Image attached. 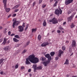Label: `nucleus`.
Here are the masks:
<instances>
[{
  "label": "nucleus",
  "mask_w": 77,
  "mask_h": 77,
  "mask_svg": "<svg viewBox=\"0 0 77 77\" xmlns=\"http://www.w3.org/2000/svg\"><path fill=\"white\" fill-rule=\"evenodd\" d=\"M29 60L33 63H36L39 62V59L38 58L35 57L34 54H32L29 56L28 58Z\"/></svg>",
  "instance_id": "obj_1"
},
{
  "label": "nucleus",
  "mask_w": 77,
  "mask_h": 77,
  "mask_svg": "<svg viewBox=\"0 0 77 77\" xmlns=\"http://www.w3.org/2000/svg\"><path fill=\"white\" fill-rule=\"evenodd\" d=\"M62 10L61 9H60V10L59 9H56L55 11V15H59V14H62Z\"/></svg>",
  "instance_id": "obj_2"
},
{
  "label": "nucleus",
  "mask_w": 77,
  "mask_h": 77,
  "mask_svg": "<svg viewBox=\"0 0 77 77\" xmlns=\"http://www.w3.org/2000/svg\"><path fill=\"white\" fill-rule=\"evenodd\" d=\"M49 22L50 23L52 22L53 24H57V23H58V21H57V19L54 18H53V19L51 20H49Z\"/></svg>",
  "instance_id": "obj_3"
},
{
  "label": "nucleus",
  "mask_w": 77,
  "mask_h": 77,
  "mask_svg": "<svg viewBox=\"0 0 77 77\" xmlns=\"http://www.w3.org/2000/svg\"><path fill=\"white\" fill-rule=\"evenodd\" d=\"M20 23V21L15 20L13 23L12 25V26L13 28H15V26H17V25H18Z\"/></svg>",
  "instance_id": "obj_4"
},
{
  "label": "nucleus",
  "mask_w": 77,
  "mask_h": 77,
  "mask_svg": "<svg viewBox=\"0 0 77 77\" xmlns=\"http://www.w3.org/2000/svg\"><path fill=\"white\" fill-rule=\"evenodd\" d=\"M73 0H66L65 2V5H68L69 4H71Z\"/></svg>",
  "instance_id": "obj_5"
},
{
  "label": "nucleus",
  "mask_w": 77,
  "mask_h": 77,
  "mask_svg": "<svg viewBox=\"0 0 77 77\" xmlns=\"http://www.w3.org/2000/svg\"><path fill=\"white\" fill-rule=\"evenodd\" d=\"M75 14V13H73L70 17L68 18V21H71L72 18H73Z\"/></svg>",
  "instance_id": "obj_6"
},
{
  "label": "nucleus",
  "mask_w": 77,
  "mask_h": 77,
  "mask_svg": "<svg viewBox=\"0 0 77 77\" xmlns=\"http://www.w3.org/2000/svg\"><path fill=\"white\" fill-rule=\"evenodd\" d=\"M18 29L19 32H22L24 30V27H23L22 26H19Z\"/></svg>",
  "instance_id": "obj_7"
},
{
  "label": "nucleus",
  "mask_w": 77,
  "mask_h": 77,
  "mask_svg": "<svg viewBox=\"0 0 77 77\" xmlns=\"http://www.w3.org/2000/svg\"><path fill=\"white\" fill-rule=\"evenodd\" d=\"M49 45V43L48 42H45L41 45V47H46L47 45Z\"/></svg>",
  "instance_id": "obj_8"
},
{
  "label": "nucleus",
  "mask_w": 77,
  "mask_h": 77,
  "mask_svg": "<svg viewBox=\"0 0 77 77\" xmlns=\"http://www.w3.org/2000/svg\"><path fill=\"white\" fill-rule=\"evenodd\" d=\"M51 60H47V61H44L43 62V64L45 66H47L48 64H49L51 61Z\"/></svg>",
  "instance_id": "obj_9"
},
{
  "label": "nucleus",
  "mask_w": 77,
  "mask_h": 77,
  "mask_svg": "<svg viewBox=\"0 0 77 77\" xmlns=\"http://www.w3.org/2000/svg\"><path fill=\"white\" fill-rule=\"evenodd\" d=\"M45 57L48 58V60H51V57L50 56V55L49 54H46L45 56Z\"/></svg>",
  "instance_id": "obj_10"
},
{
  "label": "nucleus",
  "mask_w": 77,
  "mask_h": 77,
  "mask_svg": "<svg viewBox=\"0 0 77 77\" xmlns=\"http://www.w3.org/2000/svg\"><path fill=\"white\" fill-rule=\"evenodd\" d=\"M72 47H76V42H75V40H72Z\"/></svg>",
  "instance_id": "obj_11"
},
{
  "label": "nucleus",
  "mask_w": 77,
  "mask_h": 77,
  "mask_svg": "<svg viewBox=\"0 0 77 77\" xmlns=\"http://www.w3.org/2000/svg\"><path fill=\"white\" fill-rule=\"evenodd\" d=\"M63 53V51H62L61 50H59V53L58 54V56L59 57H60L61 56V54H62V53Z\"/></svg>",
  "instance_id": "obj_12"
},
{
  "label": "nucleus",
  "mask_w": 77,
  "mask_h": 77,
  "mask_svg": "<svg viewBox=\"0 0 77 77\" xmlns=\"http://www.w3.org/2000/svg\"><path fill=\"white\" fill-rule=\"evenodd\" d=\"M3 2L4 5V8H6L7 6V0H3Z\"/></svg>",
  "instance_id": "obj_13"
},
{
  "label": "nucleus",
  "mask_w": 77,
  "mask_h": 77,
  "mask_svg": "<svg viewBox=\"0 0 77 77\" xmlns=\"http://www.w3.org/2000/svg\"><path fill=\"white\" fill-rule=\"evenodd\" d=\"M36 64H33V68L34 69V71L35 72H36Z\"/></svg>",
  "instance_id": "obj_14"
},
{
  "label": "nucleus",
  "mask_w": 77,
  "mask_h": 77,
  "mask_svg": "<svg viewBox=\"0 0 77 77\" xmlns=\"http://www.w3.org/2000/svg\"><path fill=\"white\" fill-rule=\"evenodd\" d=\"M26 65H29L30 64V62L29 61V59H28V58H26Z\"/></svg>",
  "instance_id": "obj_15"
},
{
  "label": "nucleus",
  "mask_w": 77,
  "mask_h": 77,
  "mask_svg": "<svg viewBox=\"0 0 77 77\" xmlns=\"http://www.w3.org/2000/svg\"><path fill=\"white\" fill-rule=\"evenodd\" d=\"M4 50L5 51H8L9 50V46H7L4 48Z\"/></svg>",
  "instance_id": "obj_16"
},
{
  "label": "nucleus",
  "mask_w": 77,
  "mask_h": 77,
  "mask_svg": "<svg viewBox=\"0 0 77 77\" xmlns=\"http://www.w3.org/2000/svg\"><path fill=\"white\" fill-rule=\"evenodd\" d=\"M41 59L42 61H45V60H46L47 59V58H46L43 57H42L40 58V59Z\"/></svg>",
  "instance_id": "obj_17"
},
{
  "label": "nucleus",
  "mask_w": 77,
  "mask_h": 77,
  "mask_svg": "<svg viewBox=\"0 0 77 77\" xmlns=\"http://www.w3.org/2000/svg\"><path fill=\"white\" fill-rule=\"evenodd\" d=\"M66 64L67 65L69 64V60H68V59H66V60L64 64L66 65Z\"/></svg>",
  "instance_id": "obj_18"
},
{
  "label": "nucleus",
  "mask_w": 77,
  "mask_h": 77,
  "mask_svg": "<svg viewBox=\"0 0 77 77\" xmlns=\"http://www.w3.org/2000/svg\"><path fill=\"white\" fill-rule=\"evenodd\" d=\"M20 6V4H18L16 5L15 6H14V7H13L12 8V9H15V8H16V9H17V8H18V7H19V6Z\"/></svg>",
  "instance_id": "obj_19"
},
{
  "label": "nucleus",
  "mask_w": 77,
  "mask_h": 77,
  "mask_svg": "<svg viewBox=\"0 0 77 77\" xmlns=\"http://www.w3.org/2000/svg\"><path fill=\"white\" fill-rule=\"evenodd\" d=\"M5 8V9L6 11L7 12H9V11H10L11 10V9L9 8H6H6L4 7Z\"/></svg>",
  "instance_id": "obj_20"
},
{
  "label": "nucleus",
  "mask_w": 77,
  "mask_h": 77,
  "mask_svg": "<svg viewBox=\"0 0 77 77\" xmlns=\"http://www.w3.org/2000/svg\"><path fill=\"white\" fill-rule=\"evenodd\" d=\"M13 40L14 41V42H17L19 41V40L15 38H13Z\"/></svg>",
  "instance_id": "obj_21"
},
{
  "label": "nucleus",
  "mask_w": 77,
  "mask_h": 77,
  "mask_svg": "<svg viewBox=\"0 0 77 77\" xmlns=\"http://www.w3.org/2000/svg\"><path fill=\"white\" fill-rule=\"evenodd\" d=\"M42 66H39L38 67H36V70H39V69H42Z\"/></svg>",
  "instance_id": "obj_22"
},
{
  "label": "nucleus",
  "mask_w": 77,
  "mask_h": 77,
  "mask_svg": "<svg viewBox=\"0 0 77 77\" xmlns=\"http://www.w3.org/2000/svg\"><path fill=\"white\" fill-rule=\"evenodd\" d=\"M57 3H58V1H56L53 5L54 7H55V6H57Z\"/></svg>",
  "instance_id": "obj_23"
},
{
  "label": "nucleus",
  "mask_w": 77,
  "mask_h": 77,
  "mask_svg": "<svg viewBox=\"0 0 77 77\" xmlns=\"http://www.w3.org/2000/svg\"><path fill=\"white\" fill-rule=\"evenodd\" d=\"M54 54H55L54 52H52L50 53V55L51 56H53L54 55Z\"/></svg>",
  "instance_id": "obj_24"
},
{
  "label": "nucleus",
  "mask_w": 77,
  "mask_h": 77,
  "mask_svg": "<svg viewBox=\"0 0 77 77\" xmlns=\"http://www.w3.org/2000/svg\"><path fill=\"white\" fill-rule=\"evenodd\" d=\"M36 30H37V28H35V29H32V33H33V32H35V31H36Z\"/></svg>",
  "instance_id": "obj_25"
},
{
  "label": "nucleus",
  "mask_w": 77,
  "mask_h": 77,
  "mask_svg": "<svg viewBox=\"0 0 77 77\" xmlns=\"http://www.w3.org/2000/svg\"><path fill=\"white\" fill-rule=\"evenodd\" d=\"M43 26H45L46 25H47V23H46V21H45V20H44L43 21Z\"/></svg>",
  "instance_id": "obj_26"
},
{
  "label": "nucleus",
  "mask_w": 77,
  "mask_h": 77,
  "mask_svg": "<svg viewBox=\"0 0 77 77\" xmlns=\"http://www.w3.org/2000/svg\"><path fill=\"white\" fill-rule=\"evenodd\" d=\"M38 38L39 41L41 39V35H39L38 36Z\"/></svg>",
  "instance_id": "obj_27"
},
{
  "label": "nucleus",
  "mask_w": 77,
  "mask_h": 77,
  "mask_svg": "<svg viewBox=\"0 0 77 77\" xmlns=\"http://www.w3.org/2000/svg\"><path fill=\"white\" fill-rule=\"evenodd\" d=\"M75 26V25L74 24V23H72L70 25L71 28H73Z\"/></svg>",
  "instance_id": "obj_28"
},
{
  "label": "nucleus",
  "mask_w": 77,
  "mask_h": 77,
  "mask_svg": "<svg viewBox=\"0 0 77 77\" xmlns=\"http://www.w3.org/2000/svg\"><path fill=\"white\" fill-rule=\"evenodd\" d=\"M3 60H4V59H2L0 60V65L3 62Z\"/></svg>",
  "instance_id": "obj_29"
},
{
  "label": "nucleus",
  "mask_w": 77,
  "mask_h": 77,
  "mask_svg": "<svg viewBox=\"0 0 77 77\" xmlns=\"http://www.w3.org/2000/svg\"><path fill=\"white\" fill-rule=\"evenodd\" d=\"M62 48L63 50L64 51L65 50V49H66V47H65L64 46H63Z\"/></svg>",
  "instance_id": "obj_30"
},
{
  "label": "nucleus",
  "mask_w": 77,
  "mask_h": 77,
  "mask_svg": "<svg viewBox=\"0 0 77 77\" xmlns=\"http://www.w3.org/2000/svg\"><path fill=\"white\" fill-rule=\"evenodd\" d=\"M26 52H27V50H24L22 52V54H24V53H25Z\"/></svg>",
  "instance_id": "obj_31"
},
{
  "label": "nucleus",
  "mask_w": 77,
  "mask_h": 77,
  "mask_svg": "<svg viewBox=\"0 0 77 77\" xmlns=\"http://www.w3.org/2000/svg\"><path fill=\"white\" fill-rule=\"evenodd\" d=\"M58 29L60 30H63V28L62 27H59Z\"/></svg>",
  "instance_id": "obj_32"
},
{
  "label": "nucleus",
  "mask_w": 77,
  "mask_h": 77,
  "mask_svg": "<svg viewBox=\"0 0 77 77\" xmlns=\"http://www.w3.org/2000/svg\"><path fill=\"white\" fill-rule=\"evenodd\" d=\"M46 5L43 4L42 5V7L43 8H45V7H46Z\"/></svg>",
  "instance_id": "obj_33"
},
{
  "label": "nucleus",
  "mask_w": 77,
  "mask_h": 77,
  "mask_svg": "<svg viewBox=\"0 0 77 77\" xmlns=\"http://www.w3.org/2000/svg\"><path fill=\"white\" fill-rule=\"evenodd\" d=\"M8 39V38H5L4 39V42H6V41Z\"/></svg>",
  "instance_id": "obj_34"
},
{
  "label": "nucleus",
  "mask_w": 77,
  "mask_h": 77,
  "mask_svg": "<svg viewBox=\"0 0 77 77\" xmlns=\"http://www.w3.org/2000/svg\"><path fill=\"white\" fill-rule=\"evenodd\" d=\"M18 66V65L17 64L15 66V69H17L18 68V66Z\"/></svg>",
  "instance_id": "obj_35"
},
{
  "label": "nucleus",
  "mask_w": 77,
  "mask_h": 77,
  "mask_svg": "<svg viewBox=\"0 0 77 77\" xmlns=\"http://www.w3.org/2000/svg\"><path fill=\"white\" fill-rule=\"evenodd\" d=\"M14 37L16 38H20V37L18 35H15Z\"/></svg>",
  "instance_id": "obj_36"
},
{
  "label": "nucleus",
  "mask_w": 77,
  "mask_h": 77,
  "mask_svg": "<svg viewBox=\"0 0 77 77\" xmlns=\"http://www.w3.org/2000/svg\"><path fill=\"white\" fill-rule=\"evenodd\" d=\"M6 30H7V29L6 28L4 30V33H6L7 32Z\"/></svg>",
  "instance_id": "obj_37"
},
{
  "label": "nucleus",
  "mask_w": 77,
  "mask_h": 77,
  "mask_svg": "<svg viewBox=\"0 0 77 77\" xmlns=\"http://www.w3.org/2000/svg\"><path fill=\"white\" fill-rule=\"evenodd\" d=\"M22 26L23 27V29L24 27H25V23H23V24H22Z\"/></svg>",
  "instance_id": "obj_38"
},
{
  "label": "nucleus",
  "mask_w": 77,
  "mask_h": 77,
  "mask_svg": "<svg viewBox=\"0 0 77 77\" xmlns=\"http://www.w3.org/2000/svg\"><path fill=\"white\" fill-rule=\"evenodd\" d=\"M16 15H17L16 14H13V15L12 16V17H15V16H16Z\"/></svg>",
  "instance_id": "obj_39"
},
{
  "label": "nucleus",
  "mask_w": 77,
  "mask_h": 77,
  "mask_svg": "<svg viewBox=\"0 0 77 77\" xmlns=\"http://www.w3.org/2000/svg\"><path fill=\"white\" fill-rule=\"evenodd\" d=\"M42 0H39V4L42 3Z\"/></svg>",
  "instance_id": "obj_40"
},
{
  "label": "nucleus",
  "mask_w": 77,
  "mask_h": 77,
  "mask_svg": "<svg viewBox=\"0 0 77 77\" xmlns=\"http://www.w3.org/2000/svg\"><path fill=\"white\" fill-rule=\"evenodd\" d=\"M27 29H28V25H27L26 27V28L25 29V31H26V30H27Z\"/></svg>",
  "instance_id": "obj_41"
},
{
  "label": "nucleus",
  "mask_w": 77,
  "mask_h": 77,
  "mask_svg": "<svg viewBox=\"0 0 77 77\" xmlns=\"http://www.w3.org/2000/svg\"><path fill=\"white\" fill-rule=\"evenodd\" d=\"M55 59L56 60H58L59 59V57H56L55 58Z\"/></svg>",
  "instance_id": "obj_42"
},
{
  "label": "nucleus",
  "mask_w": 77,
  "mask_h": 77,
  "mask_svg": "<svg viewBox=\"0 0 77 77\" xmlns=\"http://www.w3.org/2000/svg\"><path fill=\"white\" fill-rule=\"evenodd\" d=\"M18 11H19V9H17L14 11V12H17Z\"/></svg>",
  "instance_id": "obj_43"
},
{
  "label": "nucleus",
  "mask_w": 77,
  "mask_h": 77,
  "mask_svg": "<svg viewBox=\"0 0 77 77\" xmlns=\"http://www.w3.org/2000/svg\"><path fill=\"white\" fill-rule=\"evenodd\" d=\"M57 32L58 33H60V30H57Z\"/></svg>",
  "instance_id": "obj_44"
},
{
  "label": "nucleus",
  "mask_w": 77,
  "mask_h": 77,
  "mask_svg": "<svg viewBox=\"0 0 77 77\" xmlns=\"http://www.w3.org/2000/svg\"><path fill=\"white\" fill-rule=\"evenodd\" d=\"M8 35H10L11 34V31H9L8 32Z\"/></svg>",
  "instance_id": "obj_45"
},
{
  "label": "nucleus",
  "mask_w": 77,
  "mask_h": 77,
  "mask_svg": "<svg viewBox=\"0 0 77 77\" xmlns=\"http://www.w3.org/2000/svg\"><path fill=\"white\" fill-rule=\"evenodd\" d=\"M6 42H4L3 41V42H2V44H3V45H5V44L6 43Z\"/></svg>",
  "instance_id": "obj_46"
},
{
  "label": "nucleus",
  "mask_w": 77,
  "mask_h": 77,
  "mask_svg": "<svg viewBox=\"0 0 77 77\" xmlns=\"http://www.w3.org/2000/svg\"><path fill=\"white\" fill-rule=\"evenodd\" d=\"M71 13V11H68V14H69Z\"/></svg>",
  "instance_id": "obj_47"
},
{
  "label": "nucleus",
  "mask_w": 77,
  "mask_h": 77,
  "mask_svg": "<svg viewBox=\"0 0 77 77\" xmlns=\"http://www.w3.org/2000/svg\"><path fill=\"white\" fill-rule=\"evenodd\" d=\"M24 69V66H22L21 67V69Z\"/></svg>",
  "instance_id": "obj_48"
},
{
  "label": "nucleus",
  "mask_w": 77,
  "mask_h": 77,
  "mask_svg": "<svg viewBox=\"0 0 77 77\" xmlns=\"http://www.w3.org/2000/svg\"><path fill=\"white\" fill-rule=\"evenodd\" d=\"M10 40H9L7 42V44H9V43H10Z\"/></svg>",
  "instance_id": "obj_49"
},
{
  "label": "nucleus",
  "mask_w": 77,
  "mask_h": 77,
  "mask_svg": "<svg viewBox=\"0 0 77 77\" xmlns=\"http://www.w3.org/2000/svg\"><path fill=\"white\" fill-rule=\"evenodd\" d=\"M3 71H2L0 72V74L3 75Z\"/></svg>",
  "instance_id": "obj_50"
},
{
  "label": "nucleus",
  "mask_w": 77,
  "mask_h": 77,
  "mask_svg": "<svg viewBox=\"0 0 77 77\" xmlns=\"http://www.w3.org/2000/svg\"><path fill=\"white\" fill-rule=\"evenodd\" d=\"M28 72H31V69H29L28 70Z\"/></svg>",
  "instance_id": "obj_51"
},
{
  "label": "nucleus",
  "mask_w": 77,
  "mask_h": 77,
  "mask_svg": "<svg viewBox=\"0 0 77 77\" xmlns=\"http://www.w3.org/2000/svg\"><path fill=\"white\" fill-rule=\"evenodd\" d=\"M2 41H3V39H0V42H2Z\"/></svg>",
  "instance_id": "obj_52"
},
{
  "label": "nucleus",
  "mask_w": 77,
  "mask_h": 77,
  "mask_svg": "<svg viewBox=\"0 0 77 77\" xmlns=\"http://www.w3.org/2000/svg\"><path fill=\"white\" fill-rule=\"evenodd\" d=\"M14 35H15V34L12 33V34L11 35V36H14Z\"/></svg>",
  "instance_id": "obj_53"
},
{
  "label": "nucleus",
  "mask_w": 77,
  "mask_h": 77,
  "mask_svg": "<svg viewBox=\"0 0 77 77\" xmlns=\"http://www.w3.org/2000/svg\"><path fill=\"white\" fill-rule=\"evenodd\" d=\"M29 43H30V42H28L27 43V45H29Z\"/></svg>",
  "instance_id": "obj_54"
},
{
  "label": "nucleus",
  "mask_w": 77,
  "mask_h": 77,
  "mask_svg": "<svg viewBox=\"0 0 77 77\" xmlns=\"http://www.w3.org/2000/svg\"><path fill=\"white\" fill-rule=\"evenodd\" d=\"M66 24V22H63V25H65V24Z\"/></svg>",
  "instance_id": "obj_55"
},
{
  "label": "nucleus",
  "mask_w": 77,
  "mask_h": 77,
  "mask_svg": "<svg viewBox=\"0 0 77 77\" xmlns=\"http://www.w3.org/2000/svg\"><path fill=\"white\" fill-rule=\"evenodd\" d=\"M53 0H50V2L51 3V2H53Z\"/></svg>",
  "instance_id": "obj_56"
},
{
  "label": "nucleus",
  "mask_w": 77,
  "mask_h": 77,
  "mask_svg": "<svg viewBox=\"0 0 77 77\" xmlns=\"http://www.w3.org/2000/svg\"><path fill=\"white\" fill-rule=\"evenodd\" d=\"M3 29V27L2 26H0V29Z\"/></svg>",
  "instance_id": "obj_57"
},
{
  "label": "nucleus",
  "mask_w": 77,
  "mask_h": 77,
  "mask_svg": "<svg viewBox=\"0 0 77 77\" xmlns=\"http://www.w3.org/2000/svg\"><path fill=\"white\" fill-rule=\"evenodd\" d=\"M11 16V15H10L8 16V18H9V17H10Z\"/></svg>",
  "instance_id": "obj_58"
},
{
  "label": "nucleus",
  "mask_w": 77,
  "mask_h": 77,
  "mask_svg": "<svg viewBox=\"0 0 77 77\" xmlns=\"http://www.w3.org/2000/svg\"><path fill=\"white\" fill-rule=\"evenodd\" d=\"M35 2H34L33 3V6H35Z\"/></svg>",
  "instance_id": "obj_59"
},
{
  "label": "nucleus",
  "mask_w": 77,
  "mask_h": 77,
  "mask_svg": "<svg viewBox=\"0 0 77 77\" xmlns=\"http://www.w3.org/2000/svg\"><path fill=\"white\" fill-rule=\"evenodd\" d=\"M73 55V53H72L70 55V56H72Z\"/></svg>",
  "instance_id": "obj_60"
},
{
  "label": "nucleus",
  "mask_w": 77,
  "mask_h": 77,
  "mask_svg": "<svg viewBox=\"0 0 77 77\" xmlns=\"http://www.w3.org/2000/svg\"><path fill=\"white\" fill-rule=\"evenodd\" d=\"M29 76H30V77H32V74H29Z\"/></svg>",
  "instance_id": "obj_61"
},
{
  "label": "nucleus",
  "mask_w": 77,
  "mask_h": 77,
  "mask_svg": "<svg viewBox=\"0 0 77 77\" xmlns=\"http://www.w3.org/2000/svg\"><path fill=\"white\" fill-rule=\"evenodd\" d=\"M69 43V41H66V43Z\"/></svg>",
  "instance_id": "obj_62"
},
{
  "label": "nucleus",
  "mask_w": 77,
  "mask_h": 77,
  "mask_svg": "<svg viewBox=\"0 0 77 77\" xmlns=\"http://www.w3.org/2000/svg\"><path fill=\"white\" fill-rule=\"evenodd\" d=\"M72 77H77V76H72Z\"/></svg>",
  "instance_id": "obj_63"
},
{
  "label": "nucleus",
  "mask_w": 77,
  "mask_h": 77,
  "mask_svg": "<svg viewBox=\"0 0 77 77\" xmlns=\"http://www.w3.org/2000/svg\"><path fill=\"white\" fill-rule=\"evenodd\" d=\"M75 18H77V15L75 17Z\"/></svg>",
  "instance_id": "obj_64"
}]
</instances>
